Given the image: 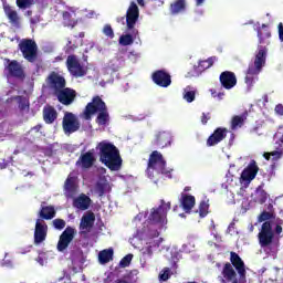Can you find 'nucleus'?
I'll list each match as a JSON object with an SVG mask.
<instances>
[{
	"instance_id": "4be33fe9",
	"label": "nucleus",
	"mask_w": 283,
	"mask_h": 283,
	"mask_svg": "<svg viewBox=\"0 0 283 283\" xmlns=\"http://www.w3.org/2000/svg\"><path fill=\"white\" fill-rule=\"evenodd\" d=\"M219 81L224 90H233L238 85V77L231 71H223L219 76Z\"/></svg>"
},
{
	"instance_id": "8fccbe9b",
	"label": "nucleus",
	"mask_w": 283,
	"mask_h": 283,
	"mask_svg": "<svg viewBox=\"0 0 283 283\" xmlns=\"http://www.w3.org/2000/svg\"><path fill=\"white\" fill-rule=\"evenodd\" d=\"M209 120H211V114L210 113H208V114L202 113V116H201L202 125H207V123H209Z\"/></svg>"
},
{
	"instance_id": "a878e982",
	"label": "nucleus",
	"mask_w": 283,
	"mask_h": 283,
	"mask_svg": "<svg viewBox=\"0 0 283 283\" xmlns=\"http://www.w3.org/2000/svg\"><path fill=\"white\" fill-rule=\"evenodd\" d=\"M92 205V199L85 195L81 193L77 198L73 200V207L80 209V211H87Z\"/></svg>"
},
{
	"instance_id": "c85d7f7f",
	"label": "nucleus",
	"mask_w": 283,
	"mask_h": 283,
	"mask_svg": "<svg viewBox=\"0 0 283 283\" xmlns=\"http://www.w3.org/2000/svg\"><path fill=\"white\" fill-rule=\"evenodd\" d=\"M59 118V113L56 112V108L53 106H48L43 108V120L46 123V125H52L54 120Z\"/></svg>"
},
{
	"instance_id": "4c0bfd02",
	"label": "nucleus",
	"mask_w": 283,
	"mask_h": 283,
	"mask_svg": "<svg viewBox=\"0 0 283 283\" xmlns=\"http://www.w3.org/2000/svg\"><path fill=\"white\" fill-rule=\"evenodd\" d=\"M244 120H247V116L235 115L231 120V129H238V127H242L244 125Z\"/></svg>"
},
{
	"instance_id": "a19ab883",
	"label": "nucleus",
	"mask_w": 283,
	"mask_h": 283,
	"mask_svg": "<svg viewBox=\"0 0 283 283\" xmlns=\"http://www.w3.org/2000/svg\"><path fill=\"white\" fill-rule=\"evenodd\" d=\"M209 214V201L202 200L199 203V216L200 218H207Z\"/></svg>"
},
{
	"instance_id": "37998d69",
	"label": "nucleus",
	"mask_w": 283,
	"mask_h": 283,
	"mask_svg": "<svg viewBox=\"0 0 283 283\" xmlns=\"http://www.w3.org/2000/svg\"><path fill=\"white\" fill-rule=\"evenodd\" d=\"M132 260H134V254H126L120 261L119 266L122 269H127L129 264H132Z\"/></svg>"
},
{
	"instance_id": "aec40b11",
	"label": "nucleus",
	"mask_w": 283,
	"mask_h": 283,
	"mask_svg": "<svg viewBox=\"0 0 283 283\" xmlns=\"http://www.w3.org/2000/svg\"><path fill=\"white\" fill-rule=\"evenodd\" d=\"M153 145H155V147H158L159 149H165V147H169L171 145V133L167 130H160L156 133Z\"/></svg>"
},
{
	"instance_id": "e2e57ef3",
	"label": "nucleus",
	"mask_w": 283,
	"mask_h": 283,
	"mask_svg": "<svg viewBox=\"0 0 283 283\" xmlns=\"http://www.w3.org/2000/svg\"><path fill=\"white\" fill-rule=\"evenodd\" d=\"M8 168V161L0 163V169H7Z\"/></svg>"
},
{
	"instance_id": "3c124183",
	"label": "nucleus",
	"mask_w": 283,
	"mask_h": 283,
	"mask_svg": "<svg viewBox=\"0 0 283 283\" xmlns=\"http://www.w3.org/2000/svg\"><path fill=\"white\" fill-rule=\"evenodd\" d=\"M31 25H36L38 23H41V15H34L30 18Z\"/></svg>"
},
{
	"instance_id": "7c9ffc66",
	"label": "nucleus",
	"mask_w": 283,
	"mask_h": 283,
	"mask_svg": "<svg viewBox=\"0 0 283 283\" xmlns=\"http://www.w3.org/2000/svg\"><path fill=\"white\" fill-rule=\"evenodd\" d=\"M114 260V249H105L98 253L99 264H107Z\"/></svg>"
},
{
	"instance_id": "e433bc0d",
	"label": "nucleus",
	"mask_w": 283,
	"mask_h": 283,
	"mask_svg": "<svg viewBox=\"0 0 283 283\" xmlns=\"http://www.w3.org/2000/svg\"><path fill=\"white\" fill-rule=\"evenodd\" d=\"M15 101H18L20 112H30V101L24 96H17Z\"/></svg>"
},
{
	"instance_id": "a18cd8bd",
	"label": "nucleus",
	"mask_w": 283,
	"mask_h": 283,
	"mask_svg": "<svg viewBox=\"0 0 283 283\" xmlns=\"http://www.w3.org/2000/svg\"><path fill=\"white\" fill-rule=\"evenodd\" d=\"M185 101L187 103H193L196 101V92L195 91H186L184 94Z\"/></svg>"
},
{
	"instance_id": "4468645a",
	"label": "nucleus",
	"mask_w": 283,
	"mask_h": 283,
	"mask_svg": "<svg viewBox=\"0 0 283 283\" xmlns=\"http://www.w3.org/2000/svg\"><path fill=\"white\" fill-rule=\"evenodd\" d=\"M76 235V230L72 227H66L65 230L61 233L57 241V251L63 253L72 244L74 237Z\"/></svg>"
},
{
	"instance_id": "774afa93",
	"label": "nucleus",
	"mask_w": 283,
	"mask_h": 283,
	"mask_svg": "<svg viewBox=\"0 0 283 283\" xmlns=\"http://www.w3.org/2000/svg\"><path fill=\"white\" fill-rule=\"evenodd\" d=\"M205 3V0H196L197 6H202Z\"/></svg>"
},
{
	"instance_id": "7ed1b4c3",
	"label": "nucleus",
	"mask_w": 283,
	"mask_h": 283,
	"mask_svg": "<svg viewBox=\"0 0 283 283\" xmlns=\"http://www.w3.org/2000/svg\"><path fill=\"white\" fill-rule=\"evenodd\" d=\"M98 149L101 163L111 171H120V168L123 167V158L120 157L118 148L112 143L101 142L98 144Z\"/></svg>"
},
{
	"instance_id": "2f4dec72",
	"label": "nucleus",
	"mask_w": 283,
	"mask_h": 283,
	"mask_svg": "<svg viewBox=\"0 0 283 283\" xmlns=\"http://www.w3.org/2000/svg\"><path fill=\"white\" fill-rule=\"evenodd\" d=\"M269 200V193L265 192L264 189L258 188L254 193V202H258L259 205H264Z\"/></svg>"
},
{
	"instance_id": "39448f33",
	"label": "nucleus",
	"mask_w": 283,
	"mask_h": 283,
	"mask_svg": "<svg viewBox=\"0 0 283 283\" xmlns=\"http://www.w3.org/2000/svg\"><path fill=\"white\" fill-rule=\"evenodd\" d=\"M151 170L171 178V170L167 169V161L158 150H154L149 156L147 171Z\"/></svg>"
},
{
	"instance_id": "f8f14e48",
	"label": "nucleus",
	"mask_w": 283,
	"mask_h": 283,
	"mask_svg": "<svg viewBox=\"0 0 283 283\" xmlns=\"http://www.w3.org/2000/svg\"><path fill=\"white\" fill-rule=\"evenodd\" d=\"M62 127L64 134H74L81 129V122H78V117H76L74 113L65 112L62 120Z\"/></svg>"
},
{
	"instance_id": "58836bf2",
	"label": "nucleus",
	"mask_w": 283,
	"mask_h": 283,
	"mask_svg": "<svg viewBox=\"0 0 283 283\" xmlns=\"http://www.w3.org/2000/svg\"><path fill=\"white\" fill-rule=\"evenodd\" d=\"M63 17V23L66 28H75L76 27V21L72 19V13L69 11H64L62 13Z\"/></svg>"
},
{
	"instance_id": "ddd939ff",
	"label": "nucleus",
	"mask_w": 283,
	"mask_h": 283,
	"mask_svg": "<svg viewBox=\"0 0 283 283\" xmlns=\"http://www.w3.org/2000/svg\"><path fill=\"white\" fill-rule=\"evenodd\" d=\"M76 90L64 86L60 88L57 92H55L54 96H56L61 105H65L67 107L72 105L74 101H76Z\"/></svg>"
},
{
	"instance_id": "20e7f679",
	"label": "nucleus",
	"mask_w": 283,
	"mask_h": 283,
	"mask_svg": "<svg viewBox=\"0 0 283 283\" xmlns=\"http://www.w3.org/2000/svg\"><path fill=\"white\" fill-rule=\"evenodd\" d=\"M97 114L95 123L97 125H107L109 123V111L107 104L101 98V96H94L83 112L84 120H92V116Z\"/></svg>"
},
{
	"instance_id": "5fc2aeb1",
	"label": "nucleus",
	"mask_w": 283,
	"mask_h": 283,
	"mask_svg": "<svg viewBox=\"0 0 283 283\" xmlns=\"http://www.w3.org/2000/svg\"><path fill=\"white\" fill-rule=\"evenodd\" d=\"M275 114H277L279 116H283V105L282 104H277L275 106Z\"/></svg>"
},
{
	"instance_id": "0eeeda50",
	"label": "nucleus",
	"mask_w": 283,
	"mask_h": 283,
	"mask_svg": "<svg viewBox=\"0 0 283 283\" xmlns=\"http://www.w3.org/2000/svg\"><path fill=\"white\" fill-rule=\"evenodd\" d=\"M258 238L259 244L262 249H266V247H271V244H273L275 232H273V226L271 224V221H265L262 223Z\"/></svg>"
},
{
	"instance_id": "a211bd4d",
	"label": "nucleus",
	"mask_w": 283,
	"mask_h": 283,
	"mask_svg": "<svg viewBox=\"0 0 283 283\" xmlns=\"http://www.w3.org/2000/svg\"><path fill=\"white\" fill-rule=\"evenodd\" d=\"M229 134V129L224 127H218L213 130V133L207 139V147H216L219 143H222L227 135Z\"/></svg>"
},
{
	"instance_id": "680f3d73",
	"label": "nucleus",
	"mask_w": 283,
	"mask_h": 283,
	"mask_svg": "<svg viewBox=\"0 0 283 283\" xmlns=\"http://www.w3.org/2000/svg\"><path fill=\"white\" fill-rule=\"evenodd\" d=\"M35 260H36V262H38L39 264H41V266H43V264H44L43 256H38Z\"/></svg>"
},
{
	"instance_id": "5701e85b",
	"label": "nucleus",
	"mask_w": 283,
	"mask_h": 283,
	"mask_svg": "<svg viewBox=\"0 0 283 283\" xmlns=\"http://www.w3.org/2000/svg\"><path fill=\"white\" fill-rule=\"evenodd\" d=\"M259 171L260 167H258V163L252 159L248 167L241 172V180H243V182H251V180H255V176H258Z\"/></svg>"
},
{
	"instance_id": "6ab92c4d",
	"label": "nucleus",
	"mask_w": 283,
	"mask_h": 283,
	"mask_svg": "<svg viewBox=\"0 0 283 283\" xmlns=\"http://www.w3.org/2000/svg\"><path fill=\"white\" fill-rule=\"evenodd\" d=\"M94 222H96V214H94V212H87L86 214H84L80 222L81 235H87L90 231H92Z\"/></svg>"
},
{
	"instance_id": "9d476101",
	"label": "nucleus",
	"mask_w": 283,
	"mask_h": 283,
	"mask_svg": "<svg viewBox=\"0 0 283 283\" xmlns=\"http://www.w3.org/2000/svg\"><path fill=\"white\" fill-rule=\"evenodd\" d=\"M66 67L71 76L81 78L87 74V67L83 66L76 55H69L66 59Z\"/></svg>"
},
{
	"instance_id": "6e6552de",
	"label": "nucleus",
	"mask_w": 283,
	"mask_h": 283,
	"mask_svg": "<svg viewBox=\"0 0 283 283\" xmlns=\"http://www.w3.org/2000/svg\"><path fill=\"white\" fill-rule=\"evenodd\" d=\"M19 50L22 52V56L28 61L29 63H34L36 61V52L38 46L36 42L30 39L22 40L19 43Z\"/></svg>"
},
{
	"instance_id": "cd10ccee",
	"label": "nucleus",
	"mask_w": 283,
	"mask_h": 283,
	"mask_svg": "<svg viewBox=\"0 0 283 283\" xmlns=\"http://www.w3.org/2000/svg\"><path fill=\"white\" fill-rule=\"evenodd\" d=\"M127 34H123L119 36V44L127 46L134 43V40L138 38V29H126Z\"/></svg>"
},
{
	"instance_id": "c756f323",
	"label": "nucleus",
	"mask_w": 283,
	"mask_h": 283,
	"mask_svg": "<svg viewBox=\"0 0 283 283\" xmlns=\"http://www.w3.org/2000/svg\"><path fill=\"white\" fill-rule=\"evenodd\" d=\"M39 218L41 220H53V218H56V209H54V206H42L39 211Z\"/></svg>"
},
{
	"instance_id": "603ef678",
	"label": "nucleus",
	"mask_w": 283,
	"mask_h": 283,
	"mask_svg": "<svg viewBox=\"0 0 283 283\" xmlns=\"http://www.w3.org/2000/svg\"><path fill=\"white\" fill-rule=\"evenodd\" d=\"M66 45H67L66 52H74V50L78 48V45L72 44V41H69Z\"/></svg>"
},
{
	"instance_id": "423d86ee",
	"label": "nucleus",
	"mask_w": 283,
	"mask_h": 283,
	"mask_svg": "<svg viewBox=\"0 0 283 283\" xmlns=\"http://www.w3.org/2000/svg\"><path fill=\"white\" fill-rule=\"evenodd\" d=\"M171 210V202H165V199L160 200L158 208H153L148 220L150 224H167V213Z\"/></svg>"
},
{
	"instance_id": "f03ea898",
	"label": "nucleus",
	"mask_w": 283,
	"mask_h": 283,
	"mask_svg": "<svg viewBox=\"0 0 283 283\" xmlns=\"http://www.w3.org/2000/svg\"><path fill=\"white\" fill-rule=\"evenodd\" d=\"M230 262L224 263L221 275L218 276L220 283H239L240 280H247V268L239 253L230 252ZM234 268V269H233ZM237 271V272H235Z\"/></svg>"
},
{
	"instance_id": "b1692460",
	"label": "nucleus",
	"mask_w": 283,
	"mask_h": 283,
	"mask_svg": "<svg viewBox=\"0 0 283 283\" xmlns=\"http://www.w3.org/2000/svg\"><path fill=\"white\" fill-rule=\"evenodd\" d=\"M95 163H96V157L94 156L92 150H88L78 157L76 161V166L82 167V169H92Z\"/></svg>"
},
{
	"instance_id": "412c9836",
	"label": "nucleus",
	"mask_w": 283,
	"mask_h": 283,
	"mask_svg": "<svg viewBox=\"0 0 283 283\" xmlns=\"http://www.w3.org/2000/svg\"><path fill=\"white\" fill-rule=\"evenodd\" d=\"M3 10L10 25L18 29L21 28V15H19L17 9L10 4H6L3 6Z\"/></svg>"
},
{
	"instance_id": "393cba45",
	"label": "nucleus",
	"mask_w": 283,
	"mask_h": 283,
	"mask_svg": "<svg viewBox=\"0 0 283 283\" xmlns=\"http://www.w3.org/2000/svg\"><path fill=\"white\" fill-rule=\"evenodd\" d=\"M180 207L186 213H191V209L196 207V197L181 192Z\"/></svg>"
},
{
	"instance_id": "473e14b6",
	"label": "nucleus",
	"mask_w": 283,
	"mask_h": 283,
	"mask_svg": "<svg viewBox=\"0 0 283 283\" xmlns=\"http://www.w3.org/2000/svg\"><path fill=\"white\" fill-rule=\"evenodd\" d=\"M64 189L69 193V196H74L76 193V182L74 177H67L64 184Z\"/></svg>"
},
{
	"instance_id": "864d4df0",
	"label": "nucleus",
	"mask_w": 283,
	"mask_h": 283,
	"mask_svg": "<svg viewBox=\"0 0 283 283\" xmlns=\"http://www.w3.org/2000/svg\"><path fill=\"white\" fill-rule=\"evenodd\" d=\"M277 29H279V39L281 42H283V23L282 22L279 23Z\"/></svg>"
},
{
	"instance_id": "bf43d9fd",
	"label": "nucleus",
	"mask_w": 283,
	"mask_h": 283,
	"mask_svg": "<svg viewBox=\"0 0 283 283\" xmlns=\"http://www.w3.org/2000/svg\"><path fill=\"white\" fill-rule=\"evenodd\" d=\"M266 209H268V212H272V213H275V209L273 208V203H269L268 205V207H266Z\"/></svg>"
},
{
	"instance_id": "c9c22d12",
	"label": "nucleus",
	"mask_w": 283,
	"mask_h": 283,
	"mask_svg": "<svg viewBox=\"0 0 283 283\" xmlns=\"http://www.w3.org/2000/svg\"><path fill=\"white\" fill-rule=\"evenodd\" d=\"M213 63H216V56L208 57L207 60L199 61L198 70L199 72H205V70H209V67H213Z\"/></svg>"
},
{
	"instance_id": "052dcab7",
	"label": "nucleus",
	"mask_w": 283,
	"mask_h": 283,
	"mask_svg": "<svg viewBox=\"0 0 283 283\" xmlns=\"http://www.w3.org/2000/svg\"><path fill=\"white\" fill-rule=\"evenodd\" d=\"M274 231L277 235H280V233L283 231L282 226H276Z\"/></svg>"
},
{
	"instance_id": "49530a36",
	"label": "nucleus",
	"mask_w": 283,
	"mask_h": 283,
	"mask_svg": "<svg viewBox=\"0 0 283 283\" xmlns=\"http://www.w3.org/2000/svg\"><path fill=\"white\" fill-rule=\"evenodd\" d=\"M103 33L105 34V36H108V39H114V29H112L111 24L104 25Z\"/></svg>"
},
{
	"instance_id": "69168bd1",
	"label": "nucleus",
	"mask_w": 283,
	"mask_h": 283,
	"mask_svg": "<svg viewBox=\"0 0 283 283\" xmlns=\"http://www.w3.org/2000/svg\"><path fill=\"white\" fill-rule=\"evenodd\" d=\"M264 158L265 160H271V153H265Z\"/></svg>"
},
{
	"instance_id": "6e6d98bb",
	"label": "nucleus",
	"mask_w": 283,
	"mask_h": 283,
	"mask_svg": "<svg viewBox=\"0 0 283 283\" xmlns=\"http://www.w3.org/2000/svg\"><path fill=\"white\" fill-rule=\"evenodd\" d=\"M272 220H274V222H275L276 227H282V224H283V220H282V219H280V217H275V219H272Z\"/></svg>"
},
{
	"instance_id": "4d7b16f0",
	"label": "nucleus",
	"mask_w": 283,
	"mask_h": 283,
	"mask_svg": "<svg viewBox=\"0 0 283 283\" xmlns=\"http://www.w3.org/2000/svg\"><path fill=\"white\" fill-rule=\"evenodd\" d=\"M42 128H43V126L41 124H38L34 127H32L31 130L35 132V133H39V132H41Z\"/></svg>"
},
{
	"instance_id": "f3484780",
	"label": "nucleus",
	"mask_w": 283,
	"mask_h": 283,
	"mask_svg": "<svg viewBox=\"0 0 283 283\" xmlns=\"http://www.w3.org/2000/svg\"><path fill=\"white\" fill-rule=\"evenodd\" d=\"M48 238V223L41 219L35 221L34 244L39 245L45 242Z\"/></svg>"
},
{
	"instance_id": "09e8293b",
	"label": "nucleus",
	"mask_w": 283,
	"mask_h": 283,
	"mask_svg": "<svg viewBox=\"0 0 283 283\" xmlns=\"http://www.w3.org/2000/svg\"><path fill=\"white\" fill-rule=\"evenodd\" d=\"M142 253L143 255H148V258H151V255H154V250L151 245H148L142 249Z\"/></svg>"
},
{
	"instance_id": "338daca9",
	"label": "nucleus",
	"mask_w": 283,
	"mask_h": 283,
	"mask_svg": "<svg viewBox=\"0 0 283 283\" xmlns=\"http://www.w3.org/2000/svg\"><path fill=\"white\" fill-rule=\"evenodd\" d=\"M217 96L219 101H222V98H224V93H218Z\"/></svg>"
},
{
	"instance_id": "72a5a7b5",
	"label": "nucleus",
	"mask_w": 283,
	"mask_h": 283,
	"mask_svg": "<svg viewBox=\"0 0 283 283\" xmlns=\"http://www.w3.org/2000/svg\"><path fill=\"white\" fill-rule=\"evenodd\" d=\"M134 275H138V270L127 272L122 279H117L115 283H134L136 282Z\"/></svg>"
},
{
	"instance_id": "ea45409f",
	"label": "nucleus",
	"mask_w": 283,
	"mask_h": 283,
	"mask_svg": "<svg viewBox=\"0 0 283 283\" xmlns=\"http://www.w3.org/2000/svg\"><path fill=\"white\" fill-rule=\"evenodd\" d=\"M269 220H275V212L264 210L258 217V222H269Z\"/></svg>"
},
{
	"instance_id": "79ce46f5",
	"label": "nucleus",
	"mask_w": 283,
	"mask_h": 283,
	"mask_svg": "<svg viewBox=\"0 0 283 283\" xmlns=\"http://www.w3.org/2000/svg\"><path fill=\"white\" fill-rule=\"evenodd\" d=\"M15 6H18L20 10H28L34 6V0H15Z\"/></svg>"
},
{
	"instance_id": "0e129e2a",
	"label": "nucleus",
	"mask_w": 283,
	"mask_h": 283,
	"mask_svg": "<svg viewBox=\"0 0 283 283\" xmlns=\"http://www.w3.org/2000/svg\"><path fill=\"white\" fill-rule=\"evenodd\" d=\"M138 6H140L142 8H144L145 6V0H136Z\"/></svg>"
},
{
	"instance_id": "c03bdc74",
	"label": "nucleus",
	"mask_w": 283,
	"mask_h": 283,
	"mask_svg": "<svg viewBox=\"0 0 283 283\" xmlns=\"http://www.w3.org/2000/svg\"><path fill=\"white\" fill-rule=\"evenodd\" d=\"M170 273H171V270L169 268H165L159 274V280H161L163 282H167V280L171 277Z\"/></svg>"
},
{
	"instance_id": "1a4fd4ad",
	"label": "nucleus",
	"mask_w": 283,
	"mask_h": 283,
	"mask_svg": "<svg viewBox=\"0 0 283 283\" xmlns=\"http://www.w3.org/2000/svg\"><path fill=\"white\" fill-rule=\"evenodd\" d=\"M4 61L7 63L4 70L8 73V76L17 78L18 81H25V70L19 61L10 59H4Z\"/></svg>"
},
{
	"instance_id": "13d9d810",
	"label": "nucleus",
	"mask_w": 283,
	"mask_h": 283,
	"mask_svg": "<svg viewBox=\"0 0 283 283\" xmlns=\"http://www.w3.org/2000/svg\"><path fill=\"white\" fill-rule=\"evenodd\" d=\"M270 156H273V158H281L282 154L277 150H274V151L270 153Z\"/></svg>"
},
{
	"instance_id": "bb28decb",
	"label": "nucleus",
	"mask_w": 283,
	"mask_h": 283,
	"mask_svg": "<svg viewBox=\"0 0 283 283\" xmlns=\"http://www.w3.org/2000/svg\"><path fill=\"white\" fill-rule=\"evenodd\" d=\"M187 11V0H175L169 6V12L172 17L178 14H182V12Z\"/></svg>"
},
{
	"instance_id": "f704fd0d",
	"label": "nucleus",
	"mask_w": 283,
	"mask_h": 283,
	"mask_svg": "<svg viewBox=\"0 0 283 283\" xmlns=\"http://www.w3.org/2000/svg\"><path fill=\"white\" fill-rule=\"evenodd\" d=\"M107 189H109V182H107V180L97 181L95 184V191L101 198L102 196H105V193H107Z\"/></svg>"
},
{
	"instance_id": "dca6fc26",
	"label": "nucleus",
	"mask_w": 283,
	"mask_h": 283,
	"mask_svg": "<svg viewBox=\"0 0 283 283\" xmlns=\"http://www.w3.org/2000/svg\"><path fill=\"white\" fill-rule=\"evenodd\" d=\"M151 81L158 87H169L171 85V74L165 70H157L151 74Z\"/></svg>"
},
{
	"instance_id": "de8ad7c7",
	"label": "nucleus",
	"mask_w": 283,
	"mask_h": 283,
	"mask_svg": "<svg viewBox=\"0 0 283 283\" xmlns=\"http://www.w3.org/2000/svg\"><path fill=\"white\" fill-rule=\"evenodd\" d=\"M53 227H54V229H57L59 231H61L62 229H65V220H63V219L53 220Z\"/></svg>"
},
{
	"instance_id": "f257e3e1",
	"label": "nucleus",
	"mask_w": 283,
	"mask_h": 283,
	"mask_svg": "<svg viewBox=\"0 0 283 283\" xmlns=\"http://www.w3.org/2000/svg\"><path fill=\"white\" fill-rule=\"evenodd\" d=\"M256 36L259 39L258 51L254 56V62L250 63L245 74V83L249 87H253V83H255V78L260 72H262V67L266 65V54H269V49L264 45H269L271 41V29L269 25L262 24L256 28Z\"/></svg>"
},
{
	"instance_id": "2eb2a0df",
	"label": "nucleus",
	"mask_w": 283,
	"mask_h": 283,
	"mask_svg": "<svg viewBox=\"0 0 283 283\" xmlns=\"http://www.w3.org/2000/svg\"><path fill=\"white\" fill-rule=\"evenodd\" d=\"M140 17V10L138 9V4L136 2H130L126 11V30L136 29V23H138V19Z\"/></svg>"
},
{
	"instance_id": "9b49d317",
	"label": "nucleus",
	"mask_w": 283,
	"mask_h": 283,
	"mask_svg": "<svg viewBox=\"0 0 283 283\" xmlns=\"http://www.w3.org/2000/svg\"><path fill=\"white\" fill-rule=\"evenodd\" d=\"M45 83L48 85V88L53 91V94H55V92L60 90H63V87H66L67 85L65 76L61 75L56 71H51L49 73V75L45 78Z\"/></svg>"
}]
</instances>
